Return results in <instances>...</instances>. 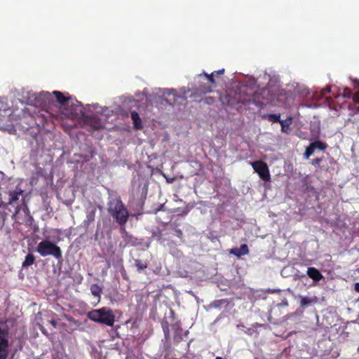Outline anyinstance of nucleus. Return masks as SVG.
I'll return each mask as SVG.
<instances>
[{"instance_id":"nucleus-1","label":"nucleus","mask_w":359,"mask_h":359,"mask_svg":"<svg viewBox=\"0 0 359 359\" xmlns=\"http://www.w3.org/2000/svg\"><path fill=\"white\" fill-rule=\"evenodd\" d=\"M274 88H262L254 91V104L259 107L266 104H276L280 101V96L285 94L284 90H279L277 95Z\"/></svg>"},{"instance_id":"nucleus-2","label":"nucleus","mask_w":359,"mask_h":359,"mask_svg":"<svg viewBox=\"0 0 359 359\" xmlns=\"http://www.w3.org/2000/svg\"><path fill=\"white\" fill-rule=\"evenodd\" d=\"M108 212L120 226H123L127 223L129 213L120 198H114L109 202Z\"/></svg>"},{"instance_id":"nucleus-3","label":"nucleus","mask_w":359,"mask_h":359,"mask_svg":"<svg viewBox=\"0 0 359 359\" xmlns=\"http://www.w3.org/2000/svg\"><path fill=\"white\" fill-rule=\"evenodd\" d=\"M235 97H231V95H227L225 97V100L229 106L235 107L237 104H254V91H252L247 86H241L238 93H235Z\"/></svg>"},{"instance_id":"nucleus-4","label":"nucleus","mask_w":359,"mask_h":359,"mask_svg":"<svg viewBox=\"0 0 359 359\" xmlns=\"http://www.w3.org/2000/svg\"><path fill=\"white\" fill-rule=\"evenodd\" d=\"M90 320L102 323L107 326H112L115 322V316L112 311L107 307L95 309L88 313Z\"/></svg>"},{"instance_id":"nucleus-5","label":"nucleus","mask_w":359,"mask_h":359,"mask_svg":"<svg viewBox=\"0 0 359 359\" xmlns=\"http://www.w3.org/2000/svg\"><path fill=\"white\" fill-rule=\"evenodd\" d=\"M36 252L41 257L53 256L56 259L60 260L62 258L61 248L55 243L45 239L39 243Z\"/></svg>"},{"instance_id":"nucleus-6","label":"nucleus","mask_w":359,"mask_h":359,"mask_svg":"<svg viewBox=\"0 0 359 359\" xmlns=\"http://www.w3.org/2000/svg\"><path fill=\"white\" fill-rule=\"evenodd\" d=\"M198 79V81L197 84H195L191 89H188L187 92V93H190L189 97L191 98H195L212 91V85L203 81L201 79Z\"/></svg>"},{"instance_id":"nucleus-7","label":"nucleus","mask_w":359,"mask_h":359,"mask_svg":"<svg viewBox=\"0 0 359 359\" xmlns=\"http://www.w3.org/2000/svg\"><path fill=\"white\" fill-rule=\"evenodd\" d=\"M250 164L261 180L264 182L271 181V175L266 163L259 160L251 162Z\"/></svg>"},{"instance_id":"nucleus-8","label":"nucleus","mask_w":359,"mask_h":359,"mask_svg":"<svg viewBox=\"0 0 359 359\" xmlns=\"http://www.w3.org/2000/svg\"><path fill=\"white\" fill-rule=\"evenodd\" d=\"M23 191L20 188L16 187V189L13 191H11L8 192V200L7 202L1 201L0 202V208H8V205H14L20 196H22Z\"/></svg>"},{"instance_id":"nucleus-9","label":"nucleus","mask_w":359,"mask_h":359,"mask_svg":"<svg viewBox=\"0 0 359 359\" xmlns=\"http://www.w3.org/2000/svg\"><path fill=\"white\" fill-rule=\"evenodd\" d=\"M327 144L323 142L316 140L311 142L306 148V151L304 154V158L306 159L309 158V157L314 153L315 149H318L320 150H325L327 149Z\"/></svg>"},{"instance_id":"nucleus-10","label":"nucleus","mask_w":359,"mask_h":359,"mask_svg":"<svg viewBox=\"0 0 359 359\" xmlns=\"http://www.w3.org/2000/svg\"><path fill=\"white\" fill-rule=\"evenodd\" d=\"M166 233L168 235H173L177 237L181 242H184V233L181 229H179V224L176 222H172L168 225V227L165 229Z\"/></svg>"},{"instance_id":"nucleus-11","label":"nucleus","mask_w":359,"mask_h":359,"mask_svg":"<svg viewBox=\"0 0 359 359\" xmlns=\"http://www.w3.org/2000/svg\"><path fill=\"white\" fill-rule=\"evenodd\" d=\"M163 96L166 97V102L171 105L175 104L179 97V96L177 95L176 91L173 89L165 90Z\"/></svg>"},{"instance_id":"nucleus-12","label":"nucleus","mask_w":359,"mask_h":359,"mask_svg":"<svg viewBox=\"0 0 359 359\" xmlns=\"http://www.w3.org/2000/svg\"><path fill=\"white\" fill-rule=\"evenodd\" d=\"M230 253L241 257V256L246 255L249 253V248L247 244H242L240 248H234L230 250Z\"/></svg>"},{"instance_id":"nucleus-13","label":"nucleus","mask_w":359,"mask_h":359,"mask_svg":"<svg viewBox=\"0 0 359 359\" xmlns=\"http://www.w3.org/2000/svg\"><path fill=\"white\" fill-rule=\"evenodd\" d=\"M307 275L314 281H319L323 278L321 273L315 267H309L307 269Z\"/></svg>"},{"instance_id":"nucleus-14","label":"nucleus","mask_w":359,"mask_h":359,"mask_svg":"<svg viewBox=\"0 0 359 359\" xmlns=\"http://www.w3.org/2000/svg\"><path fill=\"white\" fill-rule=\"evenodd\" d=\"M131 118L133 121L134 128L136 130H140L142 128V119L140 117L139 114L136 111L131 112Z\"/></svg>"},{"instance_id":"nucleus-15","label":"nucleus","mask_w":359,"mask_h":359,"mask_svg":"<svg viewBox=\"0 0 359 359\" xmlns=\"http://www.w3.org/2000/svg\"><path fill=\"white\" fill-rule=\"evenodd\" d=\"M175 326L176 327V330L175 331L173 339L176 343H180L181 341L183 340L184 336H186L187 334V332L182 334V329L180 327V324L177 323L176 325H175Z\"/></svg>"},{"instance_id":"nucleus-16","label":"nucleus","mask_w":359,"mask_h":359,"mask_svg":"<svg viewBox=\"0 0 359 359\" xmlns=\"http://www.w3.org/2000/svg\"><path fill=\"white\" fill-rule=\"evenodd\" d=\"M203 77H204L205 80H207L208 83L212 85V87L215 86L216 82L215 80V76L212 72L210 74L203 72L202 74H198L197 76L198 79H202Z\"/></svg>"},{"instance_id":"nucleus-17","label":"nucleus","mask_w":359,"mask_h":359,"mask_svg":"<svg viewBox=\"0 0 359 359\" xmlns=\"http://www.w3.org/2000/svg\"><path fill=\"white\" fill-rule=\"evenodd\" d=\"M262 118L267 120L271 123H280L281 121L280 114H266L262 116Z\"/></svg>"},{"instance_id":"nucleus-18","label":"nucleus","mask_w":359,"mask_h":359,"mask_svg":"<svg viewBox=\"0 0 359 359\" xmlns=\"http://www.w3.org/2000/svg\"><path fill=\"white\" fill-rule=\"evenodd\" d=\"M89 123L93 129H101L104 127V123L100 118L92 117L89 119Z\"/></svg>"},{"instance_id":"nucleus-19","label":"nucleus","mask_w":359,"mask_h":359,"mask_svg":"<svg viewBox=\"0 0 359 359\" xmlns=\"http://www.w3.org/2000/svg\"><path fill=\"white\" fill-rule=\"evenodd\" d=\"M53 94L55 95L57 101L60 103V104H65V102H67L69 97H65L63 93H62L60 91H57V90H55L53 92Z\"/></svg>"},{"instance_id":"nucleus-20","label":"nucleus","mask_w":359,"mask_h":359,"mask_svg":"<svg viewBox=\"0 0 359 359\" xmlns=\"http://www.w3.org/2000/svg\"><path fill=\"white\" fill-rule=\"evenodd\" d=\"M34 261H35L34 256L32 254L29 253L25 257V261L22 262V267L29 266L34 264Z\"/></svg>"},{"instance_id":"nucleus-21","label":"nucleus","mask_w":359,"mask_h":359,"mask_svg":"<svg viewBox=\"0 0 359 359\" xmlns=\"http://www.w3.org/2000/svg\"><path fill=\"white\" fill-rule=\"evenodd\" d=\"M138 189L141 194L140 198V203L142 204L146 200L148 189L147 186H144L142 187L141 185L140 184L138 187Z\"/></svg>"},{"instance_id":"nucleus-22","label":"nucleus","mask_w":359,"mask_h":359,"mask_svg":"<svg viewBox=\"0 0 359 359\" xmlns=\"http://www.w3.org/2000/svg\"><path fill=\"white\" fill-rule=\"evenodd\" d=\"M316 299H311L306 297H300V306L302 308H306L309 306L312 303H315Z\"/></svg>"},{"instance_id":"nucleus-23","label":"nucleus","mask_w":359,"mask_h":359,"mask_svg":"<svg viewBox=\"0 0 359 359\" xmlns=\"http://www.w3.org/2000/svg\"><path fill=\"white\" fill-rule=\"evenodd\" d=\"M135 265L137 267L138 271H141L147 268L148 264L146 261H143L139 259H135Z\"/></svg>"},{"instance_id":"nucleus-24","label":"nucleus","mask_w":359,"mask_h":359,"mask_svg":"<svg viewBox=\"0 0 359 359\" xmlns=\"http://www.w3.org/2000/svg\"><path fill=\"white\" fill-rule=\"evenodd\" d=\"M90 292L93 296L100 297L102 289L97 284H93L90 287Z\"/></svg>"},{"instance_id":"nucleus-25","label":"nucleus","mask_w":359,"mask_h":359,"mask_svg":"<svg viewBox=\"0 0 359 359\" xmlns=\"http://www.w3.org/2000/svg\"><path fill=\"white\" fill-rule=\"evenodd\" d=\"M95 217V208H93L91 211L88 212L86 215V219L85 223L88 225L94 222Z\"/></svg>"},{"instance_id":"nucleus-26","label":"nucleus","mask_w":359,"mask_h":359,"mask_svg":"<svg viewBox=\"0 0 359 359\" xmlns=\"http://www.w3.org/2000/svg\"><path fill=\"white\" fill-rule=\"evenodd\" d=\"M8 339L0 341V353L8 354Z\"/></svg>"},{"instance_id":"nucleus-27","label":"nucleus","mask_w":359,"mask_h":359,"mask_svg":"<svg viewBox=\"0 0 359 359\" xmlns=\"http://www.w3.org/2000/svg\"><path fill=\"white\" fill-rule=\"evenodd\" d=\"M291 123L290 120L289 121L281 120L280 124L281 126V130L284 133H287L290 129V124Z\"/></svg>"},{"instance_id":"nucleus-28","label":"nucleus","mask_w":359,"mask_h":359,"mask_svg":"<svg viewBox=\"0 0 359 359\" xmlns=\"http://www.w3.org/2000/svg\"><path fill=\"white\" fill-rule=\"evenodd\" d=\"M8 339V331L0 327V341Z\"/></svg>"},{"instance_id":"nucleus-29","label":"nucleus","mask_w":359,"mask_h":359,"mask_svg":"<svg viewBox=\"0 0 359 359\" xmlns=\"http://www.w3.org/2000/svg\"><path fill=\"white\" fill-rule=\"evenodd\" d=\"M323 158H314L311 161V163L312 165L315 166V167H318L319 166L320 162L323 161Z\"/></svg>"},{"instance_id":"nucleus-30","label":"nucleus","mask_w":359,"mask_h":359,"mask_svg":"<svg viewBox=\"0 0 359 359\" xmlns=\"http://www.w3.org/2000/svg\"><path fill=\"white\" fill-rule=\"evenodd\" d=\"M215 99L213 97H206L203 99V102L208 104H212L215 102Z\"/></svg>"},{"instance_id":"nucleus-31","label":"nucleus","mask_w":359,"mask_h":359,"mask_svg":"<svg viewBox=\"0 0 359 359\" xmlns=\"http://www.w3.org/2000/svg\"><path fill=\"white\" fill-rule=\"evenodd\" d=\"M39 97L44 100H50L51 95L48 92H42L39 94Z\"/></svg>"},{"instance_id":"nucleus-32","label":"nucleus","mask_w":359,"mask_h":359,"mask_svg":"<svg viewBox=\"0 0 359 359\" xmlns=\"http://www.w3.org/2000/svg\"><path fill=\"white\" fill-rule=\"evenodd\" d=\"M212 73H213L215 77H218V76H222V74H224V69H219V70H217V71H214Z\"/></svg>"},{"instance_id":"nucleus-33","label":"nucleus","mask_w":359,"mask_h":359,"mask_svg":"<svg viewBox=\"0 0 359 359\" xmlns=\"http://www.w3.org/2000/svg\"><path fill=\"white\" fill-rule=\"evenodd\" d=\"M257 331L252 327L248 328L246 330H245V333L247 334L249 336H252L254 333H256Z\"/></svg>"},{"instance_id":"nucleus-34","label":"nucleus","mask_w":359,"mask_h":359,"mask_svg":"<svg viewBox=\"0 0 359 359\" xmlns=\"http://www.w3.org/2000/svg\"><path fill=\"white\" fill-rule=\"evenodd\" d=\"M23 210L25 212V213L29 217V219L31 221L33 220V217L30 215V212H29V210L28 208V207L25 204V208H23Z\"/></svg>"},{"instance_id":"nucleus-35","label":"nucleus","mask_w":359,"mask_h":359,"mask_svg":"<svg viewBox=\"0 0 359 359\" xmlns=\"http://www.w3.org/2000/svg\"><path fill=\"white\" fill-rule=\"evenodd\" d=\"M20 210H21V208L19 205H17L15 207V211L13 214V218H15L18 214H19V212H20Z\"/></svg>"},{"instance_id":"nucleus-36","label":"nucleus","mask_w":359,"mask_h":359,"mask_svg":"<svg viewBox=\"0 0 359 359\" xmlns=\"http://www.w3.org/2000/svg\"><path fill=\"white\" fill-rule=\"evenodd\" d=\"M153 236H155L158 237L159 238H161L162 236H163L162 231L161 230H158L157 233H154Z\"/></svg>"},{"instance_id":"nucleus-37","label":"nucleus","mask_w":359,"mask_h":359,"mask_svg":"<svg viewBox=\"0 0 359 359\" xmlns=\"http://www.w3.org/2000/svg\"><path fill=\"white\" fill-rule=\"evenodd\" d=\"M49 323H50V325H52L54 327H57V321H56L55 320H53H53H50L49 321Z\"/></svg>"},{"instance_id":"nucleus-38","label":"nucleus","mask_w":359,"mask_h":359,"mask_svg":"<svg viewBox=\"0 0 359 359\" xmlns=\"http://www.w3.org/2000/svg\"><path fill=\"white\" fill-rule=\"evenodd\" d=\"M354 289L356 292H359V283L354 284Z\"/></svg>"},{"instance_id":"nucleus-39","label":"nucleus","mask_w":359,"mask_h":359,"mask_svg":"<svg viewBox=\"0 0 359 359\" xmlns=\"http://www.w3.org/2000/svg\"><path fill=\"white\" fill-rule=\"evenodd\" d=\"M8 357V354L0 353V359H6Z\"/></svg>"},{"instance_id":"nucleus-40","label":"nucleus","mask_w":359,"mask_h":359,"mask_svg":"<svg viewBox=\"0 0 359 359\" xmlns=\"http://www.w3.org/2000/svg\"><path fill=\"white\" fill-rule=\"evenodd\" d=\"M40 330H41V331L42 332L43 334H46V335H48V333H47L46 330H45V328L43 327H41Z\"/></svg>"},{"instance_id":"nucleus-41","label":"nucleus","mask_w":359,"mask_h":359,"mask_svg":"<svg viewBox=\"0 0 359 359\" xmlns=\"http://www.w3.org/2000/svg\"><path fill=\"white\" fill-rule=\"evenodd\" d=\"M330 92V88H326L323 90V93H327Z\"/></svg>"},{"instance_id":"nucleus-42","label":"nucleus","mask_w":359,"mask_h":359,"mask_svg":"<svg viewBox=\"0 0 359 359\" xmlns=\"http://www.w3.org/2000/svg\"><path fill=\"white\" fill-rule=\"evenodd\" d=\"M354 100H355V102L359 104V96L358 97L357 95H355L354 96Z\"/></svg>"},{"instance_id":"nucleus-43","label":"nucleus","mask_w":359,"mask_h":359,"mask_svg":"<svg viewBox=\"0 0 359 359\" xmlns=\"http://www.w3.org/2000/svg\"><path fill=\"white\" fill-rule=\"evenodd\" d=\"M164 332H165V338L168 337H169V332H168V330H165L164 329Z\"/></svg>"},{"instance_id":"nucleus-44","label":"nucleus","mask_w":359,"mask_h":359,"mask_svg":"<svg viewBox=\"0 0 359 359\" xmlns=\"http://www.w3.org/2000/svg\"><path fill=\"white\" fill-rule=\"evenodd\" d=\"M67 319H68V320H69V321H72V322H74V323L76 322V320H74V318H72V317H69V318H68Z\"/></svg>"},{"instance_id":"nucleus-45","label":"nucleus","mask_w":359,"mask_h":359,"mask_svg":"<svg viewBox=\"0 0 359 359\" xmlns=\"http://www.w3.org/2000/svg\"><path fill=\"white\" fill-rule=\"evenodd\" d=\"M347 91H348V95H347L349 96L351 94V92L350 90H347Z\"/></svg>"},{"instance_id":"nucleus-46","label":"nucleus","mask_w":359,"mask_h":359,"mask_svg":"<svg viewBox=\"0 0 359 359\" xmlns=\"http://www.w3.org/2000/svg\"><path fill=\"white\" fill-rule=\"evenodd\" d=\"M237 327H244V325L243 324H241V325H238Z\"/></svg>"},{"instance_id":"nucleus-47","label":"nucleus","mask_w":359,"mask_h":359,"mask_svg":"<svg viewBox=\"0 0 359 359\" xmlns=\"http://www.w3.org/2000/svg\"><path fill=\"white\" fill-rule=\"evenodd\" d=\"M215 359H223L222 357L217 356L215 358Z\"/></svg>"}]
</instances>
